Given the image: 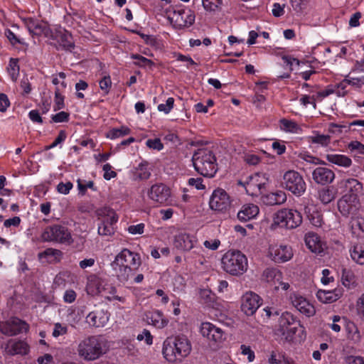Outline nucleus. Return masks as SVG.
Segmentation results:
<instances>
[{
    "label": "nucleus",
    "mask_w": 364,
    "mask_h": 364,
    "mask_svg": "<svg viewBox=\"0 0 364 364\" xmlns=\"http://www.w3.org/2000/svg\"><path fill=\"white\" fill-rule=\"evenodd\" d=\"M141 263L139 254L124 248L115 256L111 267L117 279L120 282L125 283L134 274Z\"/></svg>",
    "instance_id": "f257e3e1"
},
{
    "label": "nucleus",
    "mask_w": 364,
    "mask_h": 364,
    "mask_svg": "<svg viewBox=\"0 0 364 364\" xmlns=\"http://www.w3.org/2000/svg\"><path fill=\"white\" fill-rule=\"evenodd\" d=\"M191 351V343L184 335L171 337L164 343L163 354L169 362L186 357Z\"/></svg>",
    "instance_id": "f03ea898"
},
{
    "label": "nucleus",
    "mask_w": 364,
    "mask_h": 364,
    "mask_svg": "<svg viewBox=\"0 0 364 364\" xmlns=\"http://www.w3.org/2000/svg\"><path fill=\"white\" fill-rule=\"evenodd\" d=\"M196 171L205 177H213L217 171L216 158L212 151L200 149L196 151L192 158Z\"/></svg>",
    "instance_id": "7ed1b4c3"
},
{
    "label": "nucleus",
    "mask_w": 364,
    "mask_h": 364,
    "mask_svg": "<svg viewBox=\"0 0 364 364\" xmlns=\"http://www.w3.org/2000/svg\"><path fill=\"white\" fill-rule=\"evenodd\" d=\"M221 262L223 269L233 276L242 275L248 266L246 256L238 250L228 251Z\"/></svg>",
    "instance_id": "20e7f679"
},
{
    "label": "nucleus",
    "mask_w": 364,
    "mask_h": 364,
    "mask_svg": "<svg viewBox=\"0 0 364 364\" xmlns=\"http://www.w3.org/2000/svg\"><path fill=\"white\" fill-rule=\"evenodd\" d=\"M43 242H53L69 245L73 240L69 229L63 225H53L46 228L41 235Z\"/></svg>",
    "instance_id": "39448f33"
},
{
    "label": "nucleus",
    "mask_w": 364,
    "mask_h": 364,
    "mask_svg": "<svg viewBox=\"0 0 364 364\" xmlns=\"http://www.w3.org/2000/svg\"><path fill=\"white\" fill-rule=\"evenodd\" d=\"M77 352L87 360H94L103 353L102 342L96 336H90L80 343Z\"/></svg>",
    "instance_id": "423d86ee"
},
{
    "label": "nucleus",
    "mask_w": 364,
    "mask_h": 364,
    "mask_svg": "<svg viewBox=\"0 0 364 364\" xmlns=\"http://www.w3.org/2000/svg\"><path fill=\"white\" fill-rule=\"evenodd\" d=\"M273 222L281 228L294 229L301 224L302 216L296 210L284 208L274 215Z\"/></svg>",
    "instance_id": "0eeeda50"
},
{
    "label": "nucleus",
    "mask_w": 364,
    "mask_h": 364,
    "mask_svg": "<svg viewBox=\"0 0 364 364\" xmlns=\"http://www.w3.org/2000/svg\"><path fill=\"white\" fill-rule=\"evenodd\" d=\"M283 183L287 190L300 196L306 191V183L302 176L295 171H287L283 177Z\"/></svg>",
    "instance_id": "6e6552de"
},
{
    "label": "nucleus",
    "mask_w": 364,
    "mask_h": 364,
    "mask_svg": "<svg viewBox=\"0 0 364 364\" xmlns=\"http://www.w3.org/2000/svg\"><path fill=\"white\" fill-rule=\"evenodd\" d=\"M28 329L29 325L16 316L0 321V332L6 336H14L23 332L26 333Z\"/></svg>",
    "instance_id": "1a4fd4ad"
},
{
    "label": "nucleus",
    "mask_w": 364,
    "mask_h": 364,
    "mask_svg": "<svg viewBox=\"0 0 364 364\" xmlns=\"http://www.w3.org/2000/svg\"><path fill=\"white\" fill-rule=\"evenodd\" d=\"M268 178L264 173H255L250 176L245 182L238 181V184L245 187L247 193L251 196H257L263 192L267 183Z\"/></svg>",
    "instance_id": "9d476101"
},
{
    "label": "nucleus",
    "mask_w": 364,
    "mask_h": 364,
    "mask_svg": "<svg viewBox=\"0 0 364 364\" xmlns=\"http://www.w3.org/2000/svg\"><path fill=\"white\" fill-rule=\"evenodd\" d=\"M299 326V322L294 316L286 311L282 314L279 319L278 331L288 338L296 333Z\"/></svg>",
    "instance_id": "9b49d317"
},
{
    "label": "nucleus",
    "mask_w": 364,
    "mask_h": 364,
    "mask_svg": "<svg viewBox=\"0 0 364 364\" xmlns=\"http://www.w3.org/2000/svg\"><path fill=\"white\" fill-rule=\"evenodd\" d=\"M24 24L33 36H44L46 38L50 39L53 31L50 28L46 23L40 21L32 18L23 19Z\"/></svg>",
    "instance_id": "f8f14e48"
},
{
    "label": "nucleus",
    "mask_w": 364,
    "mask_h": 364,
    "mask_svg": "<svg viewBox=\"0 0 364 364\" xmlns=\"http://www.w3.org/2000/svg\"><path fill=\"white\" fill-rule=\"evenodd\" d=\"M209 205L210 208L215 211H225L230 205V197L225 190L218 188L213 191Z\"/></svg>",
    "instance_id": "ddd939ff"
},
{
    "label": "nucleus",
    "mask_w": 364,
    "mask_h": 364,
    "mask_svg": "<svg viewBox=\"0 0 364 364\" xmlns=\"http://www.w3.org/2000/svg\"><path fill=\"white\" fill-rule=\"evenodd\" d=\"M149 198L160 204H168L170 200V188L164 183H156L148 191Z\"/></svg>",
    "instance_id": "4468645a"
},
{
    "label": "nucleus",
    "mask_w": 364,
    "mask_h": 364,
    "mask_svg": "<svg viewBox=\"0 0 364 364\" xmlns=\"http://www.w3.org/2000/svg\"><path fill=\"white\" fill-rule=\"evenodd\" d=\"M260 300V297L255 293H245L242 297V311L248 316H252L261 305Z\"/></svg>",
    "instance_id": "2eb2a0df"
},
{
    "label": "nucleus",
    "mask_w": 364,
    "mask_h": 364,
    "mask_svg": "<svg viewBox=\"0 0 364 364\" xmlns=\"http://www.w3.org/2000/svg\"><path fill=\"white\" fill-rule=\"evenodd\" d=\"M50 40L56 41L59 46L66 51L72 52L75 48L72 35L60 27L53 31Z\"/></svg>",
    "instance_id": "dca6fc26"
},
{
    "label": "nucleus",
    "mask_w": 364,
    "mask_h": 364,
    "mask_svg": "<svg viewBox=\"0 0 364 364\" xmlns=\"http://www.w3.org/2000/svg\"><path fill=\"white\" fill-rule=\"evenodd\" d=\"M200 332L203 336L215 343H220L224 339L223 331L210 322H204L201 324Z\"/></svg>",
    "instance_id": "f3484780"
},
{
    "label": "nucleus",
    "mask_w": 364,
    "mask_h": 364,
    "mask_svg": "<svg viewBox=\"0 0 364 364\" xmlns=\"http://www.w3.org/2000/svg\"><path fill=\"white\" fill-rule=\"evenodd\" d=\"M358 198L355 196L344 195L338 201V208L340 213L346 217L353 214L357 210Z\"/></svg>",
    "instance_id": "a211bd4d"
},
{
    "label": "nucleus",
    "mask_w": 364,
    "mask_h": 364,
    "mask_svg": "<svg viewBox=\"0 0 364 364\" xmlns=\"http://www.w3.org/2000/svg\"><path fill=\"white\" fill-rule=\"evenodd\" d=\"M291 301L293 306L301 314L309 317L314 315V306L302 296L294 294L291 296Z\"/></svg>",
    "instance_id": "6ab92c4d"
},
{
    "label": "nucleus",
    "mask_w": 364,
    "mask_h": 364,
    "mask_svg": "<svg viewBox=\"0 0 364 364\" xmlns=\"http://www.w3.org/2000/svg\"><path fill=\"white\" fill-rule=\"evenodd\" d=\"M196 242L197 239L194 235L181 232L175 236L173 245L179 250L190 251Z\"/></svg>",
    "instance_id": "aec40b11"
},
{
    "label": "nucleus",
    "mask_w": 364,
    "mask_h": 364,
    "mask_svg": "<svg viewBox=\"0 0 364 364\" xmlns=\"http://www.w3.org/2000/svg\"><path fill=\"white\" fill-rule=\"evenodd\" d=\"M109 314L103 309H96L90 312L86 317L87 322L92 326L104 327L108 322Z\"/></svg>",
    "instance_id": "412c9836"
},
{
    "label": "nucleus",
    "mask_w": 364,
    "mask_h": 364,
    "mask_svg": "<svg viewBox=\"0 0 364 364\" xmlns=\"http://www.w3.org/2000/svg\"><path fill=\"white\" fill-rule=\"evenodd\" d=\"M312 178L316 183L326 185L333 182L335 178V173L328 168L319 166L314 170Z\"/></svg>",
    "instance_id": "4be33fe9"
},
{
    "label": "nucleus",
    "mask_w": 364,
    "mask_h": 364,
    "mask_svg": "<svg viewBox=\"0 0 364 364\" xmlns=\"http://www.w3.org/2000/svg\"><path fill=\"white\" fill-rule=\"evenodd\" d=\"M5 350L7 354L11 355H26L29 352V346L24 341L9 340Z\"/></svg>",
    "instance_id": "5701e85b"
},
{
    "label": "nucleus",
    "mask_w": 364,
    "mask_h": 364,
    "mask_svg": "<svg viewBox=\"0 0 364 364\" xmlns=\"http://www.w3.org/2000/svg\"><path fill=\"white\" fill-rule=\"evenodd\" d=\"M342 296L341 289H334L333 290L319 289L316 293L317 299L325 304H331L336 301Z\"/></svg>",
    "instance_id": "b1692460"
},
{
    "label": "nucleus",
    "mask_w": 364,
    "mask_h": 364,
    "mask_svg": "<svg viewBox=\"0 0 364 364\" xmlns=\"http://www.w3.org/2000/svg\"><path fill=\"white\" fill-rule=\"evenodd\" d=\"M273 260L276 262H284L289 260L292 256L293 252L291 247L287 245H280L276 249L271 250Z\"/></svg>",
    "instance_id": "393cba45"
},
{
    "label": "nucleus",
    "mask_w": 364,
    "mask_h": 364,
    "mask_svg": "<svg viewBox=\"0 0 364 364\" xmlns=\"http://www.w3.org/2000/svg\"><path fill=\"white\" fill-rule=\"evenodd\" d=\"M305 242L307 247L312 252L320 254L323 251V243L320 237L314 232H308L306 234Z\"/></svg>",
    "instance_id": "a878e982"
},
{
    "label": "nucleus",
    "mask_w": 364,
    "mask_h": 364,
    "mask_svg": "<svg viewBox=\"0 0 364 364\" xmlns=\"http://www.w3.org/2000/svg\"><path fill=\"white\" fill-rule=\"evenodd\" d=\"M257 205L252 203L244 205L237 213V218L240 221H248L255 218L259 213Z\"/></svg>",
    "instance_id": "bb28decb"
},
{
    "label": "nucleus",
    "mask_w": 364,
    "mask_h": 364,
    "mask_svg": "<svg viewBox=\"0 0 364 364\" xmlns=\"http://www.w3.org/2000/svg\"><path fill=\"white\" fill-rule=\"evenodd\" d=\"M262 202L267 205H281L286 202L287 196L282 191L269 193L262 197Z\"/></svg>",
    "instance_id": "cd10ccee"
},
{
    "label": "nucleus",
    "mask_w": 364,
    "mask_h": 364,
    "mask_svg": "<svg viewBox=\"0 0 364 364\" xmlns=\"http://www.w3.org/2000/svg\"><path fill=\"white\" fill-rule=\"evenodd\" d=\"M146 316L148 323H151L157 328H163L168 323V320L164 316L162 312L158 310L149 312Z\"/></svg>",
    "instance_id": "c85d7f7f"
},
{
    "label": "nucleus",
    "mask_w": 364,
    "mask_h": 364,
    "mask_svg": "<svg viewBox=\"0 0 364 364\" xmlns=\"http://www.w3.org/2000/svg\"><path fill=\"white\" fill-rule=\"evenodd\" d=\"M304 212L310 223L315 227H321L323 224L322 214L316 210L314 205H306Z\"/></svg>",
    "instance_id": "c756f323"
},
{
    "label": "nucleus",
    "mask_w": 364,
    "mask_h": 364,
    "mask_svg": "<svg viewBox=\"0 0 364 364\" xmlns=\"http://www.w3.org/2000/svg\"><path fill=\"white\" fill-rule=\"evenodd\" d=\"M341 183L343 185L346 191L350 193V194L347 195L355 196V198L363 191V184L355 178L343 180Z\"/></svg>",
    "instance_id": "7c9ffc66"
},
{
    "label": "nucleus",
    "mask_w": 364,
    "mask_h": 364,
    "mask_svg": "<svg viewBox=\"0 0 364 364\" xmlns=\"http://www.w3.org/2000/svg\"><path fill=\"white\" fill-rule=\"evenodd\" d=\"M326 158L328 162L345 168L350 167L352 164V160L342 154H328Z\"/></svg>",
    "instance_id": "2f4dec72"
},
{
    "label": "nucleus",
    "mask_w": 364,
    "mask_h": 364,
    "mask_svg": "<svg viewBox=\"0 0 364 364\" xmlns=\"http://www.w3.org/2000/svg\"><path fill=\"white\" fill-rule=\"evenodd\" d=\"M318 196L322 203L328 204L336 198V191L333 187H324L318 191Z\"/></svg>",
    "instance_id": "473e14b6"
},
{
    "label": "nucleus",
    "mask_w": 364,
    "mask_h": 364,
    "mask_svg": "<svg viewBox=\"0 0 364 364\" xmlns=\"http://www.w3.org/2000/svg\"><path fill=\"white\" fill-rule=\"evenodd\" d=\"M98 215L102 216L105 215L102 220L104 222H107V223L110 224L113 227L114 224H115L118 220L117 214L115 212L110 208H105L102 210H98Z\"/></svg>",
    "instance_id": "72a5a7b5"
},
{
    "label": "nucleus",
    "mask_w": 364,
    "mask_h": 364,
    "mask_svg": "<svg viewBox=\"0 0 364 364\" xmlns=\"http://www.w3.org/2000/svg\"><path fill=\"white\" fill-rule=\"evenodd\" d=\"M199 298L201 303L205 304L208 306L213 305L215 300V294L210 289H203L199 291Z\"/></svg>",
    "instance_id": "f704fd0d"
},
{
    "label": "nucleus",
    "mask_w": 364,
    "mask_h": 364,
    "mask_svg": "<svg viewBox=\"0 0 364 364\" xmlns=\"http://www.w3.org/2000/svg\"><path fill=\"white\" fill-rule=\"evenodd\" d=\"M350 85L355 87H361L363 85H364V77H350L348 79H345L343 82L340 83L338 85V89L341 88V90H344L346 89V85ZM345 91H343L342 95L345 94Z\"/></svg>",
    "instance_id": "c9c22d12"
},
{
    "label": "nucleus",
    "mask_w": 364,
    "mask_h": 364,
    "mask_svg": "<svg viewBox=\"0 0 364 364\" xmlns=\"http://www.w3.org/2000/svg\"><path fill=\"white\" fill-rule=\"evenodd\" d=\"M151 176L149 169L148 168V163L144 161L139 164L136 168L135 176L140 180H146Z\"/></svg>",
    "instance_id": "e433bc0d"
},
{
    "label": "nucleus",
    "mask_w": 364,
    "mask_h": 364,
    "mask_svg": "<svg viewBox=\"0 0 364 364\" xmlns=\"http://www.w3.org/2000/svg\"><path fill=\"white\" fill-rule=\"evenodd\" d=\"M342 284L350 288L355 283V275L352 270L348 269H343L341 276Z\"/></svg>",
    "instance_id": "4c0bfd02"
},
{
    "label": "nucleus",
    "mask_w": 364,
    "mask_h": 364,
    "mask_svg": "<svg viewBox=\"0 0 364 364\" xmlns=\"http://www.w3.org/2000/svg\"><path fill=\"white\" fill-rule=\"evenodd\" d=\"M131 132L129 128L122 126L119 128H113L107 133V137L112 139L128 135Z\"/></svg>",
    "instance_id": "58836bf2"
},
{
    "label": "nucleus",
    "mask_w": 364,
    "mask_h": 364,
    "mask_svg": "<svg viewBox=\"0 0 364 364\" xmlns=\"http://www.w3.org/2000/svg\"><path fill=\"white\" fill-rule=\"evenodd\" d=\"M9 74L11 78V80L15 82L17 80V78L19 75V65H18V59L17 58H11L9 60V67L7 68Z\"/></svg>",
    "instance_id": "ea45409f"
},
{
    "label": "nucleus",
    "mask_w": 364,
    "mask_h": 364,
    "mask_svg": "<svg viewBox=\"0 0 364 364\" xmlns=\"http://www.w3.org/2000/svg\"><path fill=\"white\" fill-rule=\"evenodd\" d=\"M350 252L353 261L359 264H364V250L361 246L355 245Z\"/></svg>",
    "instance_id": "a19ab883"
},
{
    "label": "nucleus",
    "mask_w": 364,
    "mask_h": 364,
    "mask_svg": "<svg viewBox=\"0 0 364 364\" xmlns=\"http://www.w3.org/2000/svg\"><path fill=\"white\" fill-rule=\"evenodd\" d=\"M350 227L353 233L360 236V232H364V219L353 218L350 221Z\"/></svg>",
    "instance_id": "79ce46f5"
},
{
    "label": "nucleus",
    "mask_w": 364,
    "mask_h": 364,
    "mask_svg": "<svg viewBox=\"0 0 364 364\" xmlns=\"http://www.w3.org/2000/svg\"><path fill=\"white\" fill-rule=\"evenodd\" d=\"M114 233V227L107 223V222H104L101 219V222L98 225V234L102 236H111Z\"/></svg>",
    "instance_id": "37998d69"
},
{
    "label": "nucleus",
    "mask_w": 364,
    "mask_h": 364,
    "mask_svg": "<svg viewBox=\"0 0 364 364\" xmlns=\"http://www.w3.org/2000/svg\"><path fill=\"white\" fill-rule=\"evenodd\" d=\"M310 141L313 144H318L323 146H326L329 144L331 136L329 135L316 134L309 137Z\"/></svg>",
    "instance_id": "c03bdc74"
},
{
    "label": "nucleus",
    "mask_w": 364,
    "mask_h": 364,
    "mask_svg": "<svg viewBox=\"0 0 364 364\" xmlns=\"http://www.w3.org/2000/svg\"><path fill=\"white\" fill-rule=\"evenodd\" d=\"M132 58L136 60V61L134 62V64L136 65H138L141 68H151L154 65V63L151 60L148 59L139 54H133L132 55Z\"/></svg>",
    "instance_id": "a18cd8bd"
},
{
    "label": "nucleus",
    "mask_w": 364,
    "mask_h": 364,
    "mask_svg": "<svg viewBox=\"0 0 364 364\" xmlns=\"http://www.w3.org/2000/svg\"><path fill=\"white\" fill-rule=\"evenodd\" d=\"M94 284L96 286V290L92 291L90 292L91 294H101L103 291H107L108 294L113 296L117 293V288L112 285H108L107 287L105 288L102 287L100 282H96Z\"/></svg>",
    "instance_id": "49530a36"
},
{
    "label": "nucleus",
    "mask_w": 364,
    "mask_h": 364,
    "mask_svg": "<svg viewBox=\"0 0 364 364\" xmlns=\"http://www.w3.org/2000/svg\"><path fill=\"white\" fill-rule=\"evenodd\" d=\"M348 149L355 154H364V144L358 141H353L348 144Z\"/></svg>",
    "instance_id": "de8ad7c7"
},
{
    "label": "nucleus",
    "mask_w": 364,
    "mask_h": 364,
    "mask_svg": "<svg viewBox=\"0 0 364 364\" xmlns=\"http://www.w3.org/2000/svg\"><path fill=\"white\" fill-rule=\"evenodd\" d=\"M280 123L282 129L286 132H295L298 129V124L293 121L282 119Z\"/></svg>",
    "instance_id": "09e8293b"
},
{
    "label": "nucleus",
    "mask_w": 364,
    "mask_h": 364,
    "mask_svg": "<svg viewBox=\"0 0 364 364\" xmlns=\"http://www.w3.org/2000/svg\"><path fill=\"white\" fill-rule=\"evenodd\" d=\"M62 255V252L57 249L53 248H47L44 251L39 252L38 257L39 259L47 258L48 257H60Z\"/></svg>",
    "instance_id": "8fccbe9b"
},
{
    "label": "nucleus",
    "mask_w": 364,
    "mask_h": 364,
    "mask_svg": "<svg viewBox=\"0 0 364 364\" xmlns=\"http://www.w3.org/2000/svg\"><path fill=\"white\" fill-rule=\"evenodd\" d=\"M184 14L185 11L183 10L174 11L173 14V16L171 18L172 20H174L178 26H186L187 23V20L184 18Z\"/></svg>",
    "instance_id": "3c124183"
},
{
    "label": "nucleus",
    "mask_w": 364,
    "mask_h": 364,
    "mask_svg": "<svg viewBox=\"0 0 364 364\" xmlns=\"http://www.w3.org/2000/svg\"><path fill=\"white\" fill-rule=\"evenodd\" d=\"M203 6L207 11H215L223 4V0H202Z\"/></svg>",
    "instance_id": "603ef678"
},
{
    "label": "nucleus",
    "mask_w": 364,
    "mask_h": 364,
    "mask_svg": "<svg viewBox=\"0 0 364 364\" xmlns=\"http://www.w3.org/2000/svg\"><path fill=\"white\" fill-rule=\"evenodd\" d=\"M299 158L302 159L307 163L313 164H325L323 161H321L318 158L310 155L307 152H301L299 154Z\"/></svg>",
    "instance_id": "864d4df0"
},
{
    "label": "nucleus",
    "mask_w": 364,
    "mask_h": 364,
    "mask_svg": "<svg viewBox=\"0 0 364 364\" xmlns=\"http://www.w3.org/2000/svg\"><path fill=\"white\" fill-rule=\"evenodd\" d=\"M64 107V96L60 92L58 88L55 91V106L54 109L58 110Z\"/></svg>",
    "instance_id": "5fc2aeb1"
},
{
    "label": "nucleus",
    "mask_w": 364,
    "mask_h": 364,
    "mask_svg": "<svg viewBox=\"0 0 364 364\" xmlns=\"http://www.w3.org/2000/svg\"><path fill=\"white\" fill-rule=\"evenodd\" d=\"M174 99L173 97H168L166 102V104H160L158 105V109L160 112H164L168 114L171 112L173 107Z\"/></svg>",
    "instance_id": "6e6d98bb"
},
{
    "label": "nucleus",
    "mask_w": 364,
    "mask_h": 364,
    "mask_svg": "<svg viewBox=\"0 0 364 364\" xmlns=\"http://www.w3.org/2000/svg\"><path fill=\"white\" fill-rule=\"evenodd\" d=\"M283 360H286L284 355L276 351H272L268 359L270 364H281Z\"/></svg>",
    "instance_id": "4d7b16f0"
},
{
    "label": "nucleus",
    "mask_w": 364,
    "mask_h": 364,
    "mask_svg": "<svg viewBox=\"0 0 364 364\" xmlns=\"http://www.w3.org/2000/svg\"><path fill=\"white\" fill-rule=\"evenodd\" d=\"M112 85V81L109 75L105 76L100 81V89L104 92L105 94H108L109 88Z\"/></svg>",
    "instance_id": "13d9d810"
},
{
    "label": "nucleus",
    "mask_w": 364,
    "mask_h": 364,
    "mask_svg": "<svg viewBox=\"0 0 364 364\" xmlns=\"http://www.w3.org/2000/svg\"><path fill=\"white\" fill-rule=\"evenodd\" d=\"M69 114L64 111L60 112L55 114H53L51 117L52 121L55 123L59 122H67L69 120Z\"/></svg>",
    "instance_id": "bf43d9fd"
},
{
    "label": "nucleus",
    "mask_w": 364,
    "mask_h": 364,
    "mask_svg": "<svg viewBox=\"0 0 364 364\" xmlns=\"http://www.w3.org/2000/svg\"><path fill=\"white\" fill-rule=\"evenodd\" d=\"M68 333V328L66 326H63L60 323H56L54 326L53 336L58 337L60 336L65 335Z\"/></svg>",
    "instance_id": "052dcab7"
},
{
    "label": "nucleus",
    "mask_w": 364,
    "mask_h": 364,
    "mask_svg": "<svg viewBox=\"0 0 364 364\" xmlns=\"http://www.w3.org/2000/svg\"><path fill=\"white\" fill-rule=\"evenodd\" d=\"M146 144L149 148L158 151H160L164 148L163 144L158 138L154 139H148L146 142Z\"/></svg>",
    "instance_id": "680f3d73"
},
{
    "label": "nucleus",
    "mask_w": 364,
    "mask_h": 364,
    "mask_svg": "<svg viewBox=\"0 0 364 364\" xmlns=\"http://www.w3.org/2000/svg\"><path fill=\"white\" fill-rule=\"evenodd\" d=\"M176 60L181 62H186L187 68H189L191 65H197V63L188 55H184L181 53L175 54Z\"/></svg>",
    "instance_id": "e2e57ef3"
},
{
    "label": "nucleus",
    "mask_w": 364,
    "mask_h": 364,
    "mask_svg": "<svg viewBox=\"0 0 364 364\" xmlns=\"http://www.w3.org/2000/svg\"><path fill=\"white\" fill-rule=\"evenodd\" d=\"M280 272L276 269H267L264 272V276L269 282L273 280L276 277H280Z\"/></svg>",
    "instance_id": "0e129e2a"
},
{
    "label": "nucleus",
    "mask_w": 364,
    "mask_h": 364,
    "mask_svg": "<svg viewBox=\"0 0 364 364\" xmlns=\"http://www.w3.org/2000/svg\"><path fill=\"white\" fill-rule=\"evenodd\" d=\"M112 166L109 164H106L103 166L102 170L105 171L104 178L106 180H109L117 176V173L112 171Z\"/></svg>",
    "instance_id": "69168bd1"
},
{
    "label": "nucleus",
    "mask_w": 364,
    "mask_h": 364,
    "mask_svg": "<svg viewBox=\"0 0 364 364\" xmlns=\"http://www.w3.org/2000/svg\"><path fill=\"white\" fill-rule=\"evenodd\" d=\"M73 183L71 182H67L65 183L61 182L57 186V191L62 194H68L73 188Z\"/></svg>",
    "instance_id": "338daca9"
},
{
    "label": "nucleus",
    "mask_w": 364,
    "mask_h": 364,
    "mask_svg": "<svg viewBox=\"0 0 364 364\" xmlns=\"http://www.w3.org/2000/svg\"><path fill=\"white\" fill-rule=\"evenodd\" d=\"M76 296L77 295L74 290L68 289L64 294L63 300L65 303L71 304L75 301Z\"/></svg>",
    "instance_id": "774afa93"
}]
</instances>
